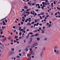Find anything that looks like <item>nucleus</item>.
Wrapping results in <instances>:
<instances>
[{
    "instance_id": "1",
    "label": "nucleus",
    "mask_w": 60,
    "mask_h": 60,
    "mask_svg": "<svg viewBox=\"0 0 60 60\" xmlns=\"http://www.w3.org/2000/svg\"><path fill=\"white\" fill-rule=\"evenodd\" d=\"M46 2H43L42 3V4L43 5H47L48 4H49V6H50V5H49V2H48V0H46L45 1Z\"/></svg>"
},
{
    "instance_id": "2",
    "label": "nucleus",
    "mask_w": 60,
    "mask_h": 60,
    "mask_svg": "<svg viewBox=\"0 0 60 60\" xmlns=\"http://www.w3.org/2000/svg\"><path fill=\"white\" fill-rule=\"evenodd\" d=\"M54 52L56 53V54H60V52L58 50L54 49Z\"/></svg>"
},
{
    "instance_id": "3",
    "label": "nucleus",
    "mask_w": 60,
    "mask_h": 60,
    "mask_svg": "<svg viewBox=\"0 0 60 60\" xmlns=\"http://www.w3.org/2000/svg\"><path fill=\"white\" fill-rule=\"evenodd\" d=\"M37 45H38V44L37 43H36L35 44H33V45H32L31 47L32 48H34V47H35Z\"/></svg>"
},
{
    "instance_id": "4",
    "label": "nucleus",
    "mask_w": 60,
    "mask_h": 60,
    "mask_svg": "<svg viewBox=\"0 0 60 60\" xmlns=\"http://www.w3.org/2000/svg\"><path fill=\"white\" fill-rule=\"evenodd\" d=\"M54 49H58V46H57V45H55L54 48Z\"/></svg>"
},
{
    "instance_id": "5",
    "label": "nucleus",
    "mask_w": 60,
    "mask_h": 60,
    "mask_svg": "<svg viewBox=\"0 0 60 60\" xmlns=\"http://www.w3.org/2000/svg\"><path fill=\"white\" fill-rule=\"evenodd\" d=\"M6 40V38L5 37L2 40L3 41H5Z\"/></svg>"
},
{
    "instance_id": "6",
    "label": "nucleus",
    "mask_w": 60,
    "mask_h": 60,
    "mask_svg": "<svg viewBox=\"0 0 60 60\" xmlns=\"http://www.w3.org/2000/svg\"><path fill=\"white\" fill-rule=\"evenodd\" d=\"M42 52L41 53H40V55H42L43 54V49H42Z\"/></svg>"
},
{
    "instance_id": "7",
    "label": "nucleus",
    "mask_w": 60,
    "mask_h": 60,
    "mask_svg": "<svg viewBox=\"0 0 60 60\" xmlns=\"http://www.w3.org/2000/svg\"><path fill=\"white\" fill-rule=\"evenodd\" d=\"M32 38H30V42H29V43H30L31 42H32Z\"/></svg>"
},
{
    "instance_id": "8",
    "label": "nucleus",
    "mask_w": 60,
    "mask_h": 60,
    "mask_svg": "<svg viewBox=\"0 0 60 60\" xmlns=\"http://www.w3.org/2000/svg\"><path fill=\"white\" fill-rule=\"evenodd\" d=\"M40 58H42V55H41V54H40Z\"/></svg>"
},
{
    "instance_id": "9",
    "label": "nucleus",
    "mask_w": 60,
    "mask_h": 60,
    "mask_svg": "<svg viewBox=\"0 0 60 60\" xmlns=\"http://www.w3.org/2000/svg\"><path fill=\"white\" fill-rule=\"evenodd\" d=\"M28 47H27L26 48V50L27 51L28 50Z\"/></svg>"
},
{
    "instance_id": "10",
    "label": "nucleus",
    "mask_w": 60,
    "mask_h": 60,
    "mask_svg": "<svg viewBox=\"0 0 60 60\" xmlns=\"http://www.w3.org/2000/svg\"><path fill=\"white\" fill-rule=\"evenodd\" d=\"M3 25H6V24L5 23V22L3 21Z\"/></svg>"
},
{
    "instance_id": "11",
    "label": "nucleus",
    "mask_w": 60,
    "mask_h": 60,
    "mask_svg": "<svg viewBox=\"0 0 60 60\" xmlns=\"http://www.w3.org/2000/svg\"><path fill=\"white\" fill-rule=\"evenodd\" d=\"M28 7L26 6H25L24 7V9H27Z\"/></svg>"
},
{
    "instance_id": "12",
    "label": "nucleus",
    "mask_w": 60,
    "mask_h": 60,
    "mask_svg": "<svg viewBox=\"0 0 60 60\" xmlns=\"http://www.w3.org/2000/svg\"><path fill=\"white\" fill-rule=\"evenodd\" d=\"M45 13L44 12H42L41 13V15H44V14Z\"/></svg>"
},
{
    "instance_id": "13",
    "label": "nucleus",
    "mask_w": 60,
    "mask_h": 60,
    "mask_svg": "<svg viewBox=\"0 0 60 60\" xmlns=\"http://www.w3.org/2000/svg\"><path fill=\"white\" fill-rule=\"evenodd\" d=\"M31 55H30V53H29L27 54V56H29V57H30V56Z\"/></svg>"
},
{
    "instance_id": "14",
    "label": "nucleus",
    "mask_w": 60,
    "mask_h": 60,
    "mask_svg": "<svg viewBox=\"0 0 60 60\" xmlns=\"http://www.w3.org/2000/svg\"><path fill=\"white\" fill-rule=\"evenodd\" d=\"M27 4H29V5H32V4L30 3V2H28Z\"/></svg>"
},
{
    "instance_id": "15",
    "label": "nucleus",
    "mask_w": 60,
    "mask_h": 60,
    "mask_svg": "<svg viewBox=\"0 0 60 60\" xmlns=\"http://www.w3.org/2000/svg\"><path fill=\"white\" fill-rule=\"evenodd\" d=\"M31 56H30V57H29L28 60H31Z\"/></svg>"
},
{
    "instance_id": "16",
    "label": "nucleus",
    "mask_w": 60,
    "mask_h": 60,
    "mask_svg": "<svg viewBox=\"0 0 60 60\" xmlns=\"http://www.w3.org/2000/svg\"><path fill=\"white\" fill-rule=\"evenodd\" d=\"M46 49V48L45 47H44L43 48V49H43V50H44V51H45V49Z\"/></svg>"
},
{
    "instance_id": "17",
    "label": "nucleus",
    "mask_w": 60,
    "mask_h": 60,
    "mask_svg": "<svg viewBox=\"0 0 60 60\" xmlns=\"http://www.w3.org/2000/svg\"><path fill=\"white\" fill-rule=\"evenodd\" d=\"M47 38H45L44 39V41H47Z\"/></svg>"
},
{
    "instance_id": "18",
    "label": "nucleus",
    "mask_w": 60,
    "mask_h": 60,
    "mask_svg": "<svg viewBox=\"0 0 60 60\" xmlns=\"http://www.w3.org/2000/svg\"><path fill=\"white\" fill-rule=\"evenodd\" d=\"M15 39H16V38H18V36H15Z\"/></svg>"
},
{
    "instance_id": "19",
    "label": "nucleus",
    "mask_w": 60,
    "mask_h": 60,
    "mask_svg": "<svg viewBox=\"0 0 60 60\" xmlns=\"http://www.w3.org/2000/svg\"><path fill=\"white\" fill-rule=\"evenodd\" d=\"M24 38V36L23 35H22V39H23Z\"/></svg>"
},
{
    "instance_id": "20",
    "label": "nucleus",
    "mask_w": 60,
    "mask_h": 60,
    "mask_svg": "<svg viewBox=\"0 0 60 60\" xmlns=\"http://www.w3.org/2000/svg\"><path fill=\"white\" fill-rule=\"evenodd\" d=\"M21 34H22V33L21 32H20L19 33V35L20 36H21Z\"/></svg>"
},
{
    "instance_id": "21",
    "label": "nucleus",
    "mask_w": 60,
    "mask_h": 60,
    "mask_svg": "<svg viewBox=\"0 0 60 60\" xmlns=\"http://www.w3.org/2000/svg\"><path fill=\"white\" fill-rule=\"evenodd\" d=\"M34 35L35 36H38V34L37 33L35 34Z\"/></svg>"
},
{
    "instance_id": "22",
    "label": "nucleus",
    "mask_w": 60,
    "mask_h": 60,
    "mask_svg": "<svg viewBox=\"0 0 60 60\" xmlns=\"http://www.w3.org/2000/svg\"><path fill=\"white\" fill-rule=\"evenodd\" d=\"M12 51H14V50H15V49L14 48H12L11 49Z\"/></svg>"
},
{
    "instance_id": "23",
    "label": "nucleus",
    "mask_w": 60,
    "mask_h": 60,
    "mask_svg": "<svg viewBox=\"0 0 60 60\" xmlns=\"http://www.w3.org/2000/svg\"><path fill=\"white\" fill-rule=\"evenodd\" d=\"M34 26H38V23H37V24H35L34 25Z\"/></svg>"
},
{
    "instance_id": "24",
    "label": "nucleus",
    "mask_w": 60,
    "mask_h": 60,
    "mask_svg": "<svg viewBox=\"0 0 60 60\" xmlns=\"http://www.w3.org/2000/svg\"><path fill=\"white\" fill-rule=\"evenodd\" d=\"M39 17H40V18L41 19H42V17H41V16H39Z\"/></svg>"
},
{
    "instance_id": "25",
    "label": "nucleus",
    "mask_w": 60,
    "mask_h": 60,
    "mask_svg": "<svg viewBox=\"0 0 60 60\" xmlns=\"http://www.w3.org/2000/svg\"><path fill=\"white\" fill-rule=\"evenodd\" d=\"M16 57H17V58H20V56H17Z\"/></svg>"
},
{
    "instance_id": "26",
    "label": "nucleus",
    "mask_w": 60,
    "mask_h": 60,
    "mask_svg": "<svg viewBox=\"0 0 60 60\" xmlns=\"http://www.w3.org/2000/svg\"><path fill=\"white\" fill-rule=\"evenodd\" d=\"M52 7H53V3H52L51 4Z\"/></svg>"
},
{
    "instance_id": "27",
    "label": "nucleus",
    "mask_w": 60,
    "mask_h": 60,
    "mask_svg": "<svg viewBox=\"0 0 60 60\" xmlns=\"http://www.w3.org/2000/svg\"><path fill=\"white\" fill-rule=\"evenodd\" d=\"M30 51H31V52H32V48L30 49Z\"/></svg>"
},
{
    "instance_id": "28",
    "label": "nucleus",
    "mask_w": 60,
    "mask_h": 60,
    "mask_svg": "<svg viewBox=\"0 0 60 60\" xmlns=\"http://www.w3.org/2000/svg\"><path fill=\"white\" fill-rule=\"evenodd\" d=\"M57 13H58V14L59 15H60V12H57Z\"/></svg>"
},
{
    "instance_id": "29",
    "label": "nucleus",
    "mask_w": 60,
    "mask_h": 60,
    "mask_svg": "<svg viewBox=\"0 0 60 60\" xmlns=\"http://www.w3.org/2000/svg\"><path fill=\"white\" fill-rule=\"evenodd\" d=\"M24 23V22H21V24L22 25H23V24Z\"/></svg>"
},
{
    "instance_id": "30",
    "label": "nucleus",
    "mask_w": 60,
    "mask_h": 60,
    "mask_svg": "<svg viewBox=\"0 0 60 60\" xmlns=\"http://www.w3.org/2000/svg\"><path fill=\"white\" fill-rule=\"evenodd\" d=\"M53 3L54 4H56V2L55 1L53 2Z\"/></svg>"
},
{
    "instance_id": "31",
    "label": "nucleus",
    "mask_w": 60,
    "mask_h": 60,
    "mask_svg": "<svg viewBox=\"0 0 60 60\" xmlns=\"http://www.w3.org/2000/svg\"><path fill=\"white\" fill-rule=\"evenodd\" d=\"M16 41H18L19 40V39H16Z\"/></svg>"
},
{
    "instance_id": "32",
    "label": "nucleus",
    "mask_w": 60,
    "mask_h": 60,
    "mask_svg": "<svg viewBox=\"0 0 60 60\" xmlns=\"http://www.w3.org/2000/svg\"><path fill=\"white\" fill-rule=\"evenodd\" d=\"M3 30L2 31L0 32V34H3Z\"/></svg>"
},
{
    "instance_id": "33",
    "label": "nucleus",
    "mask_w": 60,
    "mask_h": 60,
    "mask_svg": "<svg viewBox=\"0 0 60 60\" xmlns=\"http://www.w3.org/2000/svg\"><path fill=\"white\" fill-rule=\"evenodd\" d=\"M8 39L9 40V39H11V38L10 37H8Z\"/></svg>"
},
{
    "instance_id": "34",
    "label": "nucleus",
    "mask_w": 60,
    "mask_h": 60,
    "mask_svg": "<svg viewBox=\"0 0 60 60\" xmlns=\"http://www.w3.org/2000/svg\"><path fill=\"white\" fill-rule=\"evenodd\" d=\"M34 36H35V35H32L31 36V37H34Z\"/></svg>"
},
{
    "instance_id": "35",
    "label": "nucleus",
    "mask_w": 60,
    "mask_h": 60,
    "mask_svg": "<svg viewBox=\"0 0 60 60\" xmlns=\"http://www.w3.org/2000/svg\"><path fill=\"white\" fill-rule=\"evenodd\" d=\"M21 28L20 27H19V30H21Z\"/></svg>"
},
{
    "instance_id": "36",
    "label": "nucleus",
    "mask_w": 60,
    "mask_h": 60,
    "mask_svg": "<svg viewBox=\"0 0 60 60\" xmlns=\"http://www.w3.org/2000/svg\"><path fill=\"white\" fill-rule=\"evenodd\" d=\"M49 27H50L51 26V24H50L49 25Z\"/></svg>"
},
{
    "instance_id": "37",
    "label": "nucleus",
    "mask_w": 60,
    "mask_h": 60,
    "mask_svg": "<svg viewBox=\"0 0 60 60\" xmlns=\"http://www.w3.org/2000/svg\"><path fill=\"white\" fill-rule=\"evenodd\" d=\"M29 34H33V33L32 32H30Z\"/></svg>"
},
{
    "instance_id": "38",
    "label": "nucleus",
    "mask_w": 60,
    "mask_h": 60,
    "mask_svg": "<svg viewBox=\"0 0 60 60\" xmlns=\"http://www.w3.org/2000/svg\"><path fill=\"white\" fill-rule=\"evenodd\" d=\"M25 28H26V27H23V30H25Z\"/></svg>"
},
{
    "instance_id": "39",
    "label": "nucleus",
    "mask_w": 60,
    "mask_h": 60,
    "mask_svg": "<svg viewBox=\"0 0 60 60\" xmlns=\"http://www.w3.org/2000/svg\"><path fill=\"white\" fill-rule=\"evenodd\" d=\"M35 22H37V20H36V19H35Z\"/></svg>"
},
{
    "instance_id": "40",
    "label": "nucleus",
    "mask_w": 60,
    "mask_h": 60,
    "mask_svg": "<svg viewBox=\"0 0 60 60\" xmlns=\"http://www.w3.org/2000/svg\"><path fill=\"white\" fill-rule=\"evenodd\" d=\"M44 7H43V6H42L41 7V8H42V9H44Z\"/></svg>"
},
{
    "instance_id": "41",
    "label": "nucleus",
    "mask_w": 60,
    "mask_h": 60,
    "mask_svg": "<svg viewBox=\"0 0 60 60\" xmlns=\"http://www.w3.org/2000/svg\"><path fill=\"white\" fill-rule=\"evenodd\" d=\"M46 17H49V15H46Z\"/></svg>"
},
{
    "instance_id": "42",
    "label": "nucleus",
    "mask_w": 60,
    "mask_h": 60,
    "mask_svg": "<svg viewBox=\"0 0 60 60\" xmlns=\"http://www.w3.org/2000/svg\"><path fill=\"white\" fill-rule=\"evenodd\" d=\"M38 8H39L40 9V8H41V7L40 6H38Z\"/></svg>"
},
{
    "instance_id": "43",
    "label": "nucleus",
    "mask_w": 60,
    "mask_h": 60,
    "mask_svg": "<svg viewBox=\"0 0 60 60\" xmlns=\"http://www.w3.org/2000/svg\"><path fill=\"white\" fill-rule=\"evenodd\" d=\"M26 39H27L28 38V36H27L26 37Z\"/></svg>"
},
{
    "instance_id": "44",
    "label": "nucleus",
    "mask_w": 60,
    "mask_h": 60,
    "mask_svg": "<svg viewBox=\"0 0 60 60\" xmlns=\"http://www.w3.org/2000/svg\"><path fill=\"white\" fill-rule=\"evenodd\" d=\"M2 29H0V32H2Z\"/></svg>"
},
{
    "instance_id": "45",
    "label": "nucleus",
    "mask_w": 60,
    "mask_h": 60,
    "mask_svg": "<svg viewBox=\"0 0 60 60\" xmlns=\"http://www.w3.org/2000/svg\"><path fill=\"white\" fill-rule=\"evenodd\" d=\"M33 13H32V14L33 15H34V11H33Z\"/></svg>"
},
{
    "instance_id": "46",
    "label": "nucleus",
    "mask_w": 60,
    "mask_h": 60,
    "mask_svg": "<svg viewBox=\"0 0 60 60\" xmlns=\"http://www.w3.org/2000/svg\"><path fill=\"white\" fill-rule=\"evenodd\" d=\"M5 22L6 23V22H7V20H6V19H5Z\"/></svg>"
},
{
    "instance_id": "47",
    "label": "nucleus",
    "mask_w": 60,
    "mask_h": 60,
    "mask_svg": "<svg viewBox=\"0 0 60 60\" xmlns=\"http://www.w3.org/2000/svg\"><path fill=\"white\" fill-rule=\"evenodd\" d=\"M57 14V12L55 14V15H56Z\"/></svg>"
},
{
    "instance_id": "48",
    "label": "nucleus",
    "mask_w": 60,
    "mask_h": 60,
    "mask_svg": "<svg viewBox=\"0 0 60 60\" xmlns=\"http://www.w3.org/2000/svg\"><path fill=\"white\" fill-rule=\"evenodd\" d=\"M34 22H32L31 23V24H33L34 23Z\"/></svg>"
},
{
    "instance_id": "49",
    "label": "nucleus",
    "mask_w": 60,
    "mask_h": 60,
    "mask_svg": "<svg viewBox=\"0 0 60 60\" xmlns=\"http://www.w3.org/2000/svg\"><path fill=\"white\" fill-rule=\"evenodd\" d=\"M27 26H29V22H28L27 24Z\"/></svg>"
},
{
    "instance_id": "50",
    "label": "nucleus",
    "mask_w": 60,
    "mask_h": 60,
    "mask_svg": "<svg viewBox=\"0 0 60 60\" xmlns=\"http://www.w3.org/2000/svg\"><path fill=\"white\" fill-rule=\"evenodd\" d=\"M21 37H20L19 38V39H21Z\"/></svg>"
},
{
    "instance_id": "51",
    "label": "nucleus",
    "mask_w": 60,
    "mask_h": 60,
    "mask_svg": "<svg viewBox=\"0 0 60 60\" xmlns=\"http://www.w3.org/2000/svg\"><path fill=\"white\" fill-rule=\"evenodd\" d=\"M34 32H37V30H36L35 31H34Z\"/></svg>"
},
{
    "instance_id": "52",
    "label": "nucleus",
    "mask_w": 60,
    "mask_h": 60,
    "mask_svg": "<svg viewBox=\"0 0 60 60\" xmlns=\"http://www.w3.org/2000/svg\"><path fill=\"white\" fill-rule=\"evenodd\" d=\"M29 25L30 26H31V24L30 23H29Z\"/></svg>"
},
{
    "instance_id": "53",
    "label": "nucleus",
    "mask_w": 60,
    "mask_h": 60,
    "mask_svg": "<svg viewBox=\"0 0 60 60\" xmlns=\"http://www.w3.org/2000/svg\"><path fill=\"white\" fill-rule=\"evenodd\" d=\"M45 15H44L43 16H42V17L43 18H44V17H45Z\"/></svg>"
},
{
    "instance_id": "54",
    "label": "nucleus",
    "mask_w": 60,
    "mask_h": 60,
    "mask_svg": "<svg viewBox=\"0 0 60 60\" xmlns=\"http://www.w3.org/2000/svg\"><path fill=\"white\" fill-rule=\"evenodd\" d=\"M2 38H4V35H2Z\"/></svg>"
},
{
    "instance_id": "55",
    "label": "nucleus",
    "mask_w": 60,
    "mask_h": 60,
    "mask_svg": "<svg viewBox=\"0 0 60 60\" xmlns=\"http://www.w3.org/2000/svg\"><path fill=\"white\" fill-rule=\"evenodd\" d=\"M51 15H53V13L52 12L51 13Z\"/></svg>"
},
{
    "instance_id": "56",
    "label": "nucleus",
    "mask_w": 60,
    "mask_h": 60,
    "mask_svg": "<svg viewBox=\"0 0 60 60\" xmlns=\"http://www.w3.org/2000/svg\"><path fill=\"white\" fill-rule=\"evenodd\" d=\"M45 5H43V7H46V6H45Z\"/></svg>"
},
{
    "instance_id": "57",
    "label": "nucleus",
    "mask_w": 60,
    "mask_h": 60,
    "mask_svg": "<svg viewBox=\"0 0 60 60\" xmlns=\"http://www.w3.org/2000/svg\"><path fill=\"white\" fill-rule=\"evenodd\" d=\"M2 28L3 30H4V26L2 27Z\"/></svg>"
},
{
    "instance_id": "58",
    "label": "nucleus",
    "mask_w": 60,
    "mask_h": 60,
    "mask_svg": "<svg viewBox=\"0 0 60 60\" xmlns=\"http://www.w3.org/2000/svg\"><path fill=\"white\" fill-rule=\"evenodd\" d=\"M25 22H26V23L27 22V21L26 20H25Z\"/></svg>"
},
{
    "instance_id": "59",
    "label": "nucleus",
    "mask_w": 60,
    "mask_h": 60,
    "mask_svg": "<svg viewBox=\"0 0 60 60\" xmlns=\"http://www.w3.org/2000/svg\"><path fill=\"white\" fill-rule=\"evenodd\" d=\"M41 33H44V31H43L41 32Z\"/></svg>"
},
{
    "instance_id": "60",
    "label": "nucleus",
    "mask_w": 60,
    "mask_h": 60,
    "mask_svg": "<svg viewBox=\"0 0 60 60\" xmlns=\"http://www.w3.org/2000/svg\"><path fill=\"white\" fill-rule=\"evenodd\" d=\"M26 20L27 21H29V19H26Z\"/></svg>"
},
{
    "instance_id": "61",
    "label": "nucleus",
    "mask_w": 60,
    "mask_h": 60,
    "mask_svg": "<svg viewBox=\"0 0 60 60\" xmlns=\"http://www.w3.org/2000/svg\"><path fill=\"white\" fill-rule=\"evenodd\" d=\"M47 19V18L46 17H45V19Z\"/></svg>"
},
{
    "instance_id": "62",
    "label": "nucleus",
    "mask_w": 60,
    "mask_h": 60,
    "mask_svg": "<svg viewBox=\"0 0 60 60\" xmlns=\"http://www.w3.org/2000/svg\"><path fill=\"white\" fill-rule=\"evenodd\" d=\"M22 21H23V22H24V21H25V20H24V19H23L22 20Z\"/></svg>"
},
{
    "instance_id": "63",
    "label": "nucleus",
    "mask_w": 60,
    "mask_h": 60,
    "mask_svg": "<svg viewBox=\"0 0 60 60\" xmlns=\"http://www.w3.org/2000/svg\"><path fill=\"white\" fill-rule=\"evenodd\" d=\"M13 28H14V29H15V27L14 26H13Z\"/></svg>"
},
{
    "instance_id": "64",
    "label": "nucleus",
    "mask_w": 60,
    "mask_h": 60,
    "mask_svg": "<svg viewBox=\"0 0 60 60\" xmlns=\"http://www.w3.org/2000/svg\"><path fill=\"white\" fill-rule=\"evenodd\" d=\"M16 42L17 43H19V41H16Z\"/></svg>"
}]
</instances>
